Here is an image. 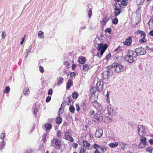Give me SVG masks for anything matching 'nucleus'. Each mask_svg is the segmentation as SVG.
Segmentation results:
<instances>
[{"mask_svg":"<svg viewBox=\"0 0 153 153\" xmlns=\"http://www.w3.org/2000/svg\"><path fill=\"white\" fill-rule=\"evenodd\" d=\"M112 6L114 11V16L116 17L120 14L122 12V6L121 4L117 3H113Z\"/></svg>","mask_w":153,"mask_h":153,"instance_id":"1","label":"nucleus"},{"mask_svg":"<svg viewBox=\"0 0 153 153\" xmlns=\"http://www.w3.org/2000/svg\"><path fill=\"white\" fill-rule=\"evenodd\" d=\"M107 108L109 115L112 116H115L117 115V113L116 111L113 109L111 105H108Z\"/></svg>","mask_w":153,"mask_h":153,"instance_id":"2","label":"nucleus"},{"mask_svg":"<svg viewBox=\"0 0 153 153\" xmlns=\"http://www.w3.org/2000/svg\"><path fill=\"white\" fill-rule=\"evenodd\" d=\"M138 55L136 53L135 51H133L131 50H128L127 55L125 56V57H124V59H125L126 57H133L134 58H136L138 56Z\"/></svg>","mask_w":153,"mask_h":153,"instance_id":"3","label":"nucleus"},{"mask_svg":"<svg viewBox=\"0 0 153 153\" xmlns=\"http://www.w3.org/2000/svg\"><path fill=\"white\" fill-rule=\"evenodd\" d=\"M135 51L138 56L144 55L146 53V49L142 47L136 48Z\"/></svg>","mask_w":153,"mask_h":153,"instance_id":"4","label":"nucleus"},{"mask_svg":"<svg viewBox=\"0 0 153 153\" xmlns=\"http://www.w3.org/2000/svg\"><path fill=\"white\" fill-rule=\"evenodd\" d=\"M98 45L97 48V50L100 51V50H104L105 51L107 48L108 45L107 44H103L102 43H101L100 44H97Z\"/></svg>","mask_w":153,"mask_h":153,"instance_id":"5","label":"nucleus"},{"mask_svg":"<svg viewBox=\"0 0 153 153\" xmlns=\"http://www.w3.org/2000/svg\"><path fill=\"white\" fill-rule=\"evenodd\" d=\"M94 117L98 121L100 122L103 120L102 115L100 110L97 111V113L94 115Z\"/></svg>","mask_w":153,"mask_h":153,"instance_id":"6","label":"nucleus"},{"mask_svg":"<svg viewBox=\"0 0 153 153\" xmlns=\"http://www.w3.org/2000/svg\"><path fill=\"white\" fill-rule=\"evenodd\" d=\"M124 67L121 65L120 63L118 61L117 63V66L114 69L115 72L116 73H119L123 71Z\"/></svg>","mask_w":153,"mask_h":153,"instance_id":"7","label":"nucleus"},{"mask_svg":"<svg viewBox=\"0 0 153 153\" xmlns=\"http://www.w3.org/2000/svg\"><path fill=\"white\" fill-rule=\"evenodd\" d=\"M132 36H129L126 38L125 40L123 42V44L125 45L130 46L131 45L132 42Z\"/></svg>","mask_w":153,"mask_h":153,"instance_id":"8","label":"nucleus"},{"mask_svg":"<svg viewBox=\"0 0 153 153\" xmlns=\"http://www.w3.org/2000/svg\"><path fill=\"white\" fill-rule=\"evenodd\" d=\"M103 130L102 128H98L95 134V136L97 138H100L102 136Z\"/></svg>","mask_w":153,"mask_h":153,"instance_id":"9","label":"nucleus"},{"mask_svg":"<svg viewBox=\"0 0 153 153\" xmlns=\"http://www.w3.org/2000/svg\"><path fill=\"white\" fill-rule=\"evenodd\" d=\"M55 145L57 147V149H60L62 148L61 140L59 139H56L55 140Z\"/></svg>","mask_w":153,"mask_h":153,"instance_id":"10","label":"nucleus"},{"mask_svg":"<svg viewBox=\"0 0 153 153\" xmlns=\"http://www.w3.org/2000/svg\"><path fill=\"white\" fill-rule=\"evenodd\" d=\"M109 19L110 18H109V17H108V15H107V14L105 16V17L103 18L101 21V23L103 25H105L106 24L107 22L109 20Z\"/></svg>","mask_w":153,"mask_h":153,"instance_id":"11","label":"nucleus"},{"mask_svg":"<svg viewBox=\"0 0 153 153\" xmlns=\"http://www.w3.org/2000/svg\"><path fill=\"white\" fill-rule=\"evenodd\" d=\"M86 60V58L84 56H80L78 58V61L79 64H84Z\"/></svg>","mask_w":153,"mask_h":153,"instance_id":"12","label":"nucleus"},{"mask_svg":"<svg viewBox=\"0 0 153 153\" xmlns=\"http://www.w3.org/2000/svg\"><path fill=\"white\" fill-rule=\"evenodd\" d=\"M73 81L72 79H68L66 86V90H68L70 87L73 85Z\"/></svg>","mask_w":153,"mask_h":153,"instance_id":"13","label":"nucleus"},{"mask_svg":"<svg viewBox=\"0 0 153 153\" xmlns=\"http://www.w3.org/2000/svg\"><path fill=\"white\" fill-rule=\"evenodd\" d=\"M142 135L140 136V143H143V144H146V145L148 146V144L147 143V139L145 137H143Z\"/></svg>","mask_w":153,"mask_h":153,"instance_id":"14","label":"nucleus"},{"mask_svg":"<svg viewBox=\"0 0 153 153\" xmlns=\"http://www.w3.org/2000/svg\"><path fill=\"white\" fill-rule=\"evenodd\" d=\"M119 57L118 56L115 57L114 58V59H115V62L113 63V64L110 65L109 66V67H111V68H114L115 67L117 66V63L118 62V60H119V59H118Z\"/></svg>","mask_w":153,"mask_h":153,"instance_id":"15","label":"nucleus"},{"mask_svg":"<svg viewBox=\"0 0 153 153\" xmlns=\"http://www.w3.org/2000/svg\"><path fill=\"white\" fill-rule=\"evenodd\" d=\"M146 36V34H145L144 35L143 34L142 35V36H140V37L141 38H142V39H140L139 41V42L140 43H144L146 42L147 41V40L145 39Z\"/></svg>","mask_w":153,"mask_h":153,"instance_id":"16","label":"nucleus"},{"mask_svg":"<svg viewBox=\"0 0 153 153\" xmlns=\"http://www.w3.org/2000/svg\"><path fill=\"white\" fill-rule=\"evenodd\" d=\"M112 121V119L111 117H105L104 119V121L106 123H111Z\"/></svg>","mask_w":153,"mask_h":153,"instance_id":"17","label":"nucleus"},{"mask_svg":"<svg viewBox=\"0 0 153 153\" xmlns=\"http://www.w3.org/2000/svg\"><path fill=\"white\" fill-rule=\"evenodd\" d=\"M103 85H102L101 84L100 82H99V85L98 87L96 88L97 90H98V91H102L103 89Z\"/></svg>","mask_w":153,"mask_h":153,"instance_id":"18","label":"nucleus"},{"mask_svg":"<svg viewBox=\"0 0 153 153\" xmlns=\"http://www.w3.org/2000/svg\"><path fill=\"white\" fill-rule=\"evenodd\" d=\"M62 119L60 116H58V117L56 118L55 120L56 123L59 124H60L62 122Z\"/></svg>","mask_w":153,"mask_h":153,"instance_id":"19","label":"nucleus"},{"mask_svg":"<svg viewBox=\"0 0 153 153\" xmlns=\"http://www.w3.org/2000/svg\"><path fill=\"white\" fill-rule=\"evenodd\" d=\"M58 82L57 83L58 85H59L60 84H62L64 82V79L63 78L61 77H59L57 78Z\"/></svg>","mask_w":153,"mask_h":153,"instance_id":"20","label":"nucleus"},{"mask_svg":"<svg viewBox=\"0 0 153 153\" xmlns=\"http://www.w3.org/2000/svg\"><path fill=\"white\" fill-rule=\"evenodd\" d=\"M118 144L117 142L111 143L109 144V146L111 148H114L118 146Z\"/></svg>","mask_w":153,"mask_h":153,"instance_id":"21","label":"nucleus"},{"mask_svg":"<svg viewBox=\"0 0 153 153\" xmlns=\"http://www.w3.org/2000/svg\"><path fill=\"white\" fill-rule=\"evenodd\" d=\"M72 96L74 99H76L79 96V94L76 91H74L72 93Z\"/></svg>","mask_w":153,"mask_h":153,"instance_id":"22","label":"nucleus"},{"mask_svg":"<svg viewBox=\"0 0 153 153\" xmlns=\"http://www.w3.org/2000/svg\"><path fill=\"white\" fill-rule=\"evenodd\" d=\"M128 59H124L125 60L127 61L128 62L131 64L133 63L134 62H135V60L134 59V57H128Z\"/></svg>","mask_w":153,"mask_h":153,"instance_id":"23","label":"nucleus"},{"mask_svg":"<svg viewBox=\"0 0 153 153\" xmlns=\"http://www.w3.org/2000/svg\"><path fill=\"white\" fill-rule=\"evenodd\" d=\"M38 36L39 38L43 39L44 37V33L43 31H39L38 34Z\"/></svg>","mask_w":153,"mask_h":153,"instance_id":"24","label":"nucleus"},{"mask_svg":"<svg viewBox=\"0 0 153 153\" xmlns=\"http://www.w3.org/2000/svg\"><path fill=\"white\" fill-rule=\"evenodd\" d=\"M83 145L86 147H89L91 145L87 141L84 140L83 141Z\"/></svg>","mask_w":153,"mask_h":153,"instance_id":"25","label":"nucleus"},{"mask_svg":"<svg viewBox=\"0 0 153 153\" xmlns=\"http://www.w3.org/2000/svg\"><path fill=\"white\" fill-rule=\"evenodd\" d=\"M45 127L47 130H49L52 128V126L50 123H47L45 125Z\"/></svg>","mask_w":153,"mask_h":153,"instance_id":"26","label":"nucleus"},{"mask_svg":"<svg viewBox=\"0 0 153 153\" xmlns=\"http://www.w3.org/2000/svg\"><path fill=\"white\" fill-rule=\"evenodd\" d=\"M30 90L27 88H26L24 90V94L27 96L28 95V94L30 93Z\"/></svg>","mask_w":153,"mask_h":153,"instance_id":"27","label":"nucleus"},{"mask_svg":"<svg viewBox=\"0 0 153 153\" xmlns=\"http://www.w3.org/2000/svg\"><path fill=\"white\" fill-rule=\"evenodd\" d=\"M69 133L68 132L66 131L65 133V136H64V138L66 140H69V138L70 137L71 135L67 134H69Z\"/></svg>","mask_w":153,"mask_h":153,"instance_id":"28","label":"nucleus"},{"mask_svg":"<svg viewBox=\"0 0 153 153\" xmlns=\"http://www.w3.org/2000/svg\"><path fill=\"white\" fill-rule=\"evenodd\" d=\"M146 144H143V143H140L138 145V147L139 149H143L146 147Z\"/></svg>","mask_w":153,"mask_h":153,"instance_id":"29","label":"nucleus"},{"mask_svg":"<svg viewBox=\"0 0 153 153\" xmlns=\"http://www.w3.org/2000/svg\"><path fill=\"white\" fill-rule=\"evenodd\" d=\"M135 33L137 34H140L141 36H142V35H145L146 34L145 32L143 31H142L141 30H138L137 31L135 32Z\"/></svg>","mask_w":153,"mask_h":153,"instance_id":"30","label":"nucleus"},{"mask_svg":"<svg viewBox=\"0 0 153 153\" xmlns=\"http://www.w3.org/2000/svg\"><path fill=\"white\" fill-rule=\"evenodd\" d=\"M153 148L152 146H149L146 148V151L149 152L150 153H152L153 151Z\"/></svg>","mask_w":153,"mask_h":153,"instance_id":"31","label":"nucleus"},{"mask_svg":"<svg viewBox=\"0 0 153 153\" xmlns=\"http://www.w3.org/2000/svg\"><path fill=\"white\" fill-rule=\"evenodd\" d=\"M69 110L72 113H74L75 108L73 105H70L69 107Z\"/></svg>","mask_w":153,"mask_h":153,"instance_id":"32","label":"nucleus"},{"mask_svg":"<svg viewBox=\"0 0 153 153\" xmlns=\"http://www.w3.org/2000/svg\"><path fill=\"white\" fill-rule=\"evenodd\" d=\"M118 22V19L115 17L114 19H112V23L115 25L117 24Z\"/></svg>","mask_w":153,"mask_h":153,"instance_id":"33","label":"nucleus"},{"mask_svg":"<svg viewBox=\"0 0 153 153\" xmlns=\"http://www.w3.org/2000/svg\"><path fill=\"white\" fill-rule=\"evenodd\" d=\"M10 90V88L9 86H7L5 87L4 92V93L9 94Z\"/></svg>","mask_w":153,"mask_h":153,"instance_id":"34","label":"nucleus"},{"mask_svg":"<svg viewBox=\"0 0 153 153\" xmlns=\"http://www.w3.org/2000/svg\"><path fill=\"white\" fill-rule=\"evenodd\" d=\"M89 66L87 64H85L83 66V70L85 71H86L89 68Z\"/></svg>","mask_w":153,"mask_h":153,"instance_id":"35","label":"nucleus"},{"mask_svg":"<svg viewBox=\"0 0 153 153\" xmlns=\"http://www.w3.org/2000/svg\"><path fill=\"white\" fill-rule=\"evenodd\" d=\"M112 29L110 27L106 28L105 31L106 33H108L109 34H111Z\"/></svg>","mask_w":153,"mask_h":153,"instance_id":"36","label":"nucleus"},{"mask_svg":"<svg viewBox=\"0 0 153 153\" xmlns=\"http://www.w3.org/2000/svg\"><path fill=\"white\" fill-rule=\"evenodd\" d=\"M121 5L124 6H126L128 4L127 1H125V0H122L121 1Z\"/></svg>","mask_w":153,"mask_h":153,"instance_id":"37","label":"nucleus"},{"mask_svg":"<svg viewBox=\"0 0 153 153\" xmlns=\"http://www.w3.org/2000/svg\"><path fill=\"white\" fill-rule=\"evenodd\" d=\"M110 92L109 91H108L106 95V97L107 98V100L108 101V102H110V98H109V94Z\"/></svg>","mask_w":153,"mask_h":153,"instance_id":"38","label":"nucleus"},{"mask_svg":"<svg viewBox=\"0 0 153 153\" xmlns=\"http://www.w3.org/2000/svg\"><path fill=\"white\" fill-rule=\"evenodd\" d=\"M32 45H30L29 46L28 49L27 50V56H25V58H27V57L28 55L30 52V51H31V50L32 49Z\"/></svg>","mask_w":153,"mask_h":153,"instance_id":"39","label":"nucleus"},{"mask_svg":"<svg viewBox=\"0 0 153 153\" xmlns=\"http://www.w3.org/2000/svg\"><path fill=\"white\" fill-rule=\"evenodd\" d=\"M85 102H86L85 100H84L82 101V105L81 106H82V107L83 108V109L84 110L86 108Z\"/></svg>","mask_w":153,"mask_h":153,"instance_id":"40","label":"nucleus"},{"mask_svg":"<svg viewBox=\"0 0 153 153\" xmlns=\"http://www.w3.org/2000/svg\"><path fill=\"white\" fill-rule=\"evenodd\" d=\"M60 107L59 109L58 112V116H60V113L62 114L64 111V109Z\"/></svg>","mask_w":153,"mask_h":153,"instance_id":"41","label":"nucleus"},{"mask_svg":"<svg viewBox=\"0 0 153 153\" xmlns=\"http://www.w3.org/2000/svg\"><path fill=\"white\" fill-rule=\"evenodd\" d=\"M93 147L94 149L97 150V149L99 148H100V146L98 144L95 143L93 145Z\"/></svg>","mask_w":153,"mask_h":153,"instance_id":"42","label":"nucleus"},{"mask_svg":"<svg viewBox=\"0 0 153 153\" xmlns=\"http://www.w3.org/2000/svg\"><path fill=\"white\" fill-rule=\"evenodd\" d=\"M70 76H71V78L72 79L73 78V76H74V77H75V76L76 75V73L74 72H71L70 71Z\"/></svg>","mask_w":153,"mask_h":153,"instance_id":"43","label":"nucleus"},{"mask_svg":"<svg viewBox=\"0 0 153 153\" xmlns=\"http://www.w3.org/2000/svg\"><path fill=\"white\" fill-rule=\"evenodd\" d=\"M143 127L144 126L143 125H139L137 127V128L138 129V134L140 136L141 135L140 134V129L141 128H143Z\"/></svg>","mask_w":153,"mask_h":153,"instance_id":"44","label":"nucleus"},{"mask_svg":"<svg viewBox=\"0 0 153 153\" xmlns=\"http://www.w3.org/2000/svg\"><path fill=\"white\" fill-rule=\"evenodd\" d=\"M111 67H109L108 66H107L106 68H107V70L106 71H105L104 72V74H105V73H107V72L108 73H110V69H111Z\"/></svg>","mask_w":153,"mask_h":153,"instance_id":"45","label":"nucleus"},{"mask_svg":"<svg viewBox=\"0 0 153 153\" xmlns=\"http://www.w3.org/2000/svg\"><path fill=\"white\" fill-rule=\"evenodd\" d=\"M69 61L70 60H68L64 62L63 64L65 65H67V66H69L71 65V63L69 62Z\"/></svg>","mask_w":153,"mask_h":153,"instance_id":"46","label":"nucleus"},{"mask_svg":"<svg viewBox=\"0 0 153 153\" xmlns=\"http://www.w3.org/2000/svg\"><path fill=\"white\" fill-rule=\"evenodd\" d=\"M5 137V133H2L0 135V138L2 140H4Z\"/></svg>","mask_w":153,"mask_h":153,"instance_id":"47","label":"nucleus"},{"mask_svg":"<svg viewBox=\"0 0 153 153\" xmlns=\"http://www.w3.org/2000/svg\"><path fill=\"white\" fill-rule=\"evenodd\" d=\"M53 89L52 88H50L48 90V94L49 95H51L53 94Z\"/></svg>","mask_w":153,"mask_h":153,"instance_id":"48","label":"nucleus"},{"mask_svg":"<svg viewBox=\"0 0 153 153\" xmlns=\"http://www.w3.org/2000/svg\"><path fill=\"white\" fill-rule=\"evenodd\" d=\"M56 139L55 138H53L51 141V145L54 147L55 146V141Z\"/></svg>","mask_w":153,"mask_h":153,"instance_id":"49","label":"nucleus"},{"mask_svg":"<svg viewBox=\"0 0 153 153\" xmlns=\"http://www.w3.org/2000/svg\"><path fill=\"white\" fill-rule=\"evenodd\" d=\"M57 136L59 138H60L62 136L61 133V131L60 130H58L57 132Z\"/></svg>","mask_w":153,"mask_h":153,"instance_id":"50","label":"nucleus"},{"mask_svg":"<svg viewBox=\"0 0 153 153\" xmlns=\"http://www.w3.org/2000/svg\"><path fill=\"white\" fill-rule=\"evenodd\" d=\"M6 36V34L5 33V32L4 31H3L1 35V37L2 39H4Z\"/></svg>","mask_w":153,"mask_h":153,"instance_id":"51","label":"nucleus"},{"mask_svg":"<svg viewBox=\"0 0 153 153\" xmlns=\"http://www.w3.org/2000/svg\"><path fill=\"white\" fill-rule=\"evenodd\" d=\"M111 56V53H109L107 54L106 56L104 59L106 60H107Z\"/></svg>","mask_w":153,"mask_h":153,"instance_id":"52","label":"nucleus"},{"mask_svg":"<svg viewBox=\"0 0 153 153\" xmlns=\"http://www.w3.org/2000/svg\"><path fill=\"white\" fill-rule=\"evenodd\" d=\"M51 97L49 96H48V97H47L46 98V102L47 103L49 102L51 100Z\"/></svg>","mask_w":153,"mask_h":153,"instance_id":"53","label":"nucleus"},{"mask_svg":"<svg viewBox=\"0 0 153 153\" xmlns=\"http://www.w3.org/2000/svg\"><path fill=\"white\" fill-rule=\"evenodd\" d=\"M100 148L101 149V150L102 152H105L106 150V149L105 147L100 146Z\"/></svg>","mask_w":153,"mask_h":153,"instance_id":"54","label":"nucleus"},{"mask_svg":"<svg viewBox=\"0 0 153 153\" xmlns=\"http://www.w3.org/2000/svg\"><path fill=\"white\" fill-rule=\"evenodd\" d=\"M105 74H108V75H107L108 79H109V78L110 77H111L113 75V73H108L107 72V73H105Z\"/></svg>","mask_w":153,"mask_h":153,"instance_id":"55","label":"nucleus"},{"mask_svg":"<svg viewBox=\"0 0 153 153\" xmlns=\"http://www.w3.org/2000/svg\"><path fill=\"white\" fill-rule=\"evenodd\" d=\"M68 99V102H69V103H71V102L72 101V98L71 97V95H70L66 99L67 100Z\"/></svg>","mask_w":153,"mask_h":153,"instance_id":"56","label":"nucleus"},{"mask_svg":"<svg viewBox=\"0 0 153 153\" xmlns=\"http://www.w3.org/2000/svg\"><path fill=\"white\" fill-rule=\"evenodd\" d=\"M39 71L42 73H43L44 72V68L42 66H40L39 67Z\"/></svg>","mask_w":153,"mask_h":153,"instance_id":"57","label":"nucleus"},{"mask_svg":"<svg viewBox=\"0 0 153 153\" xmlns=\"http://www.w3.org/2000/svg\"><path fill=\"white\" fill-rule=\"evenodd\" d=\"M151 24V25H152V26L153 27V19L151 18L149 22V26L150 24Z\"/></svg>","mask_w":153,"mask_h":153,"instance_id":"58","label":"nucleus"},{"mask_svg":"<svg viewBox=\"0 0 153 153\" xmlns=\"http://www.w3.org/2000/svg\"><path fill=\"white\" fill-rule=\"evenodd\" d=\"M76 110L78 112L80 110L79 104H76Z\"/></svg>","mask_w":153,"mask_h":153,"instance_id":"59","label":"nucleus"},{"mask_svg":"<svg viewBox=\"0 0 153 153\" xmlns=\"http://www.w3.org/2000/svg\"><path fill=\"white\" fill-rule=\"evenodd\" d=\"M66 102L65 101H62V104L61 106V108H64L65 107V104Z\"/></svg>","mask_w":153,"mask_h":153,"instance_id":"60","label":"nucleus"},{"mask_svg":"<svg viewBox=\"0 0 153 153\" xmlns=\"http://www.w3.org/2000/svg\"><path fill=\"white\" fill-rule=\"evenodd\" d=\"M92 11L91 9H90L88 11V16L89 18H90L92 16Z\"/></svg>","mask_w":153,"mask_h":153,"instance_id":"61","label":"nucleus"},{"mask_svg":"<svg viewBox=\"0 0 153 153\" xmlns=\"http://www.w3.org/2000/svg\"><path fill=\"white\" fill-rule=\"evenodd\" d=\"M38 111V110L37 108H34L33 111V113L35 115H37V112Z\"/></svg>","mask_w":153,"mask_h":153,"instance_id":"62","label":"nucleus"},{"mask_svg":"<svg viewBox=\"0 0 153 153\" xmlns=\"http://www.w3.org/2000/svg\"><path fill=\"white\" fill-rule=\"evenodd\" d=\"M73 147L75 149H76L78 147V144L77 143H74L73 144Z\"/></svg>","mask_w":153,"mask_h":153,"instance_id":"63","label":"nucleus"},{"mask_svg":"<svg viewBox=\"0 0 153 153\" xmlns=\"http://www.w3.org/2000/svg\"><path fill=\"white\" fill-rule=\"evenodd\" d=\"M77 65L76 64L73 63L72 65V70H74L76 67Z\"/></svg>","mask_w":153,"mask_h":153,"instance_id":"64","label":"nucleus"}]
</instances>
